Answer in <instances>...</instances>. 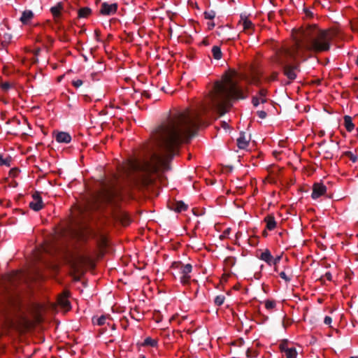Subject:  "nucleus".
I'll return each instance as SVG.
<instances>
[{"label": "nucleus", "mask_w": 358, "mask_h": 358, "mask_svg": "<svg viewBox=\"0 0 358 358\" xmlns=\"http://www.w3.org/2000/svg\"><path fill=\"white\" fill-rule=\"evenodd\" d=\"M236 76L234 71L226 73L222 80L215 83L205 102L196 109L187 108L171 113L152 131L151 148H157L159 152H153L152 163L161 164L171 158L181 143H188L197 130L206 124L204 115L216 111L222 115L231 106L232 99L246 98L243 89L234 79Z\"/></svg>", "instance_id": "f257e3e1"}, {"label": "nucleus", "mask_w": 358, "mask_h": 358, "mask_svg": "<svg viewBox=\"0 0 358 358\" xmlns=\"http://www.w3.org/2000/svg\"><path fill=\"white\" fill-rule=\"evenodd\" d=\"M336 36L334 31L321 29L316 25H309L303 29L299 36H296L293 45L300 55L307 59L309 53H320L329 50Z\"/></svg>", "instance_id": "f03ea898"}, {"label": "nucleus", "mask_w": 358, "mask_h": 358, "mask_svg": "<svg viewBox=\"0 0 358 358\" xmlns=\"http://www.w3.org/2000/svg\"><path fill=\"white\" fill-rule=\"evenodd\" d=\"M272 59L274 63L282 66L283 74L292 81L296 78L300 71V63L307 59L305 56L300 55L298 50L292 45L276 50Z\"/></svg>", "instance_id": "7ed1b4c3"}, {"label": "nucleus", "mask_w": 358, "mask_h": 358, "mask_svg": "<svg viewBox=\"0 0 358 358\" xmlns=\"http://www.w3.org/2000/svg\"><path fill=\"white\" fill-rule=\"evenodd\" d=\"M69 293L64 292L59 294L55 302H50L46 299V314H55L59 312L65 313L71 308L69 299Z\"/></svg>", "instance_id": "20e7f679"}, {"label": "nucleus", "mask_w": 358, "mask_h": 358, "mask_svg": "<svg viewBox=\"0 0 358 358\" xmlns=\"http://www.w3.org/2000/svg\"><path fill=\"white\" fill-rule=\"evenodd\" d=\"M171 268L176 271V273L180 279V282L183 285L189 284L192 271V266L190 264H184L180 262H174L171 265ZM176 278V276H175Z\"/></svg>", "instance_id": "39448f33"}, {"label": "nucleus", "mask_w": 358, "mask_h": 358, "mask_svg": "<svg viewBox=\"0 0 358 358\" xmlns=\"http://www.w3.org/2000/svg\"><path fill=\"white\" fill-rule=\"evenodd\" d=\"M150 166L148 162H146L145 167L141 164L137 160H129L127 164L122 167L125 174L129 175L132 171H138L143 169H147Z\"/></svg>", "instance_id": "423d86ee"}, {"label": "nucleus", "mask_w": 358, "mask_h": 358, "mask_svg": "<svg viewBox=\"0 0 358 358\" xmlns=\"http://www.w3.org/2000/svg\"><path fill=\"white\" fill-rule=\"evenodd\" d=\"M279 350L286 358H296L298 353L294 347L290 346L287 341H282L279 345Z\"/></svg>", "instance_id": "0eeeda50"}, {"label": "nucleus", "mask_w": 358, "mask_h": 358, "mask_svg": "<svg viewBox=\"0 0 358 358\" xmlns=\"http://www.w3.org/2000/svg\"><path fill=\"white\" fill-rule=\"evenodd\" d=\"M117 3H108L103 2L100 7L99 13L101 15H112L116 13L117 10Z\"/></svg>", "instance_id": "6e6552de"}, {"label": "nucleus", "mask_w": 358, "mask_h": 358, "mask_svg": "<svg viewBox=\"0 0 358 358\" xmlns=\"http://www.w3.org/2000/svg\"><path fill=\"white\" fill-rule=\"evenodd\" d=\"M29 206L35 211H38L43 207V202L41 192H36L32 196V201L29 203Z\"/></svg>", "instance_id": "1a4fd4ad"}, {"label": "nucleus", "mask_w": 358, "mask_h": 358, "mask_svg": "<svg viewBox=\"0 0 358 358\" xmlns=\"http://www.w3.org/2000/svg\"><path fill=\"white\" fill-rule=\"evenodd\" d=\"M243 31L247 34H252L254 29L253 23L246 17L241 16V20L238 24Z\"/></svg>", "instance_id": "9d476101"}, {"label": "nucleus", "mask_w": 358, "mask_h": 358, "mask_svg": "<svg viewBox=\"0 0 358 358\" xmlns=\"http://www.w3.org/2000/svg\"><path fill=\"white\" fill-rule=\"evenodd\" d=\"M327 192V187L322 183L316 182L313 186L311 197L313 199H317L324 195Z\"/></svg>", "instance_id": "9b49d317"}, {"label": "nucleus", "mask_w": 358, "mask_h": 358, "mask_svg": "<svg viewBox=\"0 0 358 358\" xmlns=\"http://www.w3.org/2000/svg\"><path fill=\"white\" fill-rule=\"evenodd\" d=\"M257 257L265 262L268 266H271L273 256L271 255V252L268 249H266L262 251L259 255H257Z\"/></svg>", "instance_id": "f8f14e48"}, {"label": "nucleus", "mask_w": 358, "mask_h": 358, "mask_svg": "<svg viewBox=\"0 0 358 358\" xmlns=\"http://www.w3.org/2000/svg\"><path fill=\"white\" fill-rule=\"evenodd\" d=\"M55 138L59 143H69L71 141V137L69 134L64 131L57 132L55 134Z\"/></svg>", "instance_id": "ddd939ff"}, {"label": "nucleus", "mask_w": 358, "mask_h": 358, "mask_svg": "<svg viewBox=\"0 0 358 358\" xmlns=\"http://www.w3.org/2000/svg\"><path fill=\"white\" fill-rule=\"evenodd\" d=\"M248 84H252L259 86L261 84L260 76L257 73H252L250 76L244 78Z\"/></svg>", "instance_id": "4468645a"}, {"label": "nucleus", "mask_w": 358, "mask_h": 358, "mask_svg": "<svg viewBox=\"0 0 358 358\" xmlns=\"http://www.w3.org/2000/svg\"><path fill=\"white\" fill-rule=\"evenodd\" d=\"M264 222L266 224V229L271 231L273 230L276 227V222L273 215H268L264 218Z\"/></svg>", "instance_id": "2eb2a0df"}, {"label": "nucleus", "mask_w": 358, "mask_h": 358, "mask_svg": "<svg viewBox=\"0 0 358 358\" xmlns=\"http://www.w3.org/2000/svg\"><path fill=\"white\" fill-rule=\"evenodd\" d=\"M34 262L36 264L34 270L36 272L37 275L39 277L41 276V271L38 264L42 263V252L40 250L36 252L34 255Z\"/></svg>", "instance_id": "dca6fc26"}, {"label": "nucleus", "mask_w": 358, "mask_h": 358, "mask_svg": "<svg viewBox=\"0 0 358 358\" xmlns=\"http://www.w3.org/2000/svg\"><path fill=\"white\" fill-rule=\"evenodd\" d=\"M249 141L245 138L244 134H241L237 138V146L240 149H245L248 146Z\"/></svg>", "instance_id": "f3484780"}, {"label": "nucleus", "mask_w": 358, "mask_h": 358, "mask_svg": "<svg viewBox=\"0 0 358 358\" xmlns=\"http://www.w3.org/2000/svg\"><path fill=\"white\" fill-rule=\"evenodd\" d=\"M158 345V340L152 338L151 337H147L141 344L143 347H152L156 348Z\"/></svg>", "instance_id": "a211bd4d"}, {"label": "nucleus", "mask_w": 358, "mask_h": 358, "mask_svg": "<svg viewBox=\"0 0 358 358\" xmlns=\"http://www.w3.org/2000/svg\"><path fill=\"white\" fill-rule=\"evenodd\" d=\"M344 125L348 132H351L355 129V124L352 122V117L348 115L344 116Z\"/></svg>", "instance_id": "6ab92c4d"}, {"label": "nucleus", "mask_w": 358, "mask_h": 358, "mask_svg": "<svg viewBox=\"0 0 358 358\" xmlns=\"http://www.w3.org/2000/svg\"><path fill=\"white\" fill-rule=\"evenodd\" d=\"M173 205V206H172L171 208L176 212L180 213L185 211L187 209V206L181 201H176Z\"/></svg>", "instance_id": "aec40b11"}, {"label": "nucleus", "mask_w": 358, "mask_h": 358, "mask_svg": "<svg viewBox=\"0 0 358 358\" xmlns=\"http://www.w3.org/2000/svg\"><path fill=\"white\" fill-rule=\"evenodd\" d=\"M34 14L33 12L31 10H24L22 12V16L20 19V20L23 24H27L28 22L33 17Z\"/></svg>", "instance_id": "412c9836"}, {"label": "nucleus", "mask_w": 358, "mask_h": 358, "mask_svg": "<svg viewBox=\"0 0 358 358\" xmlns=\"http://www.w3.org/2000/svg\"><path fill=\"white\" fill-rule=\"evenodd\" d=\"M63 7L61 3H58L55 6L50 8L51 13L52 14L55 19H57L60 16L61 10Z\"/></svg>", "instance_id": "4be33fe9"}, {"label": "nucleus", "mask_w": 358, "mask_h": 358, "mask_svg": "<svg viewBox=\"0 0 358 358\" xmlns=\"http://www.w3.org/2000/svg\"><path fill=\"white\" fill-rule=\"evenodd\" d=\"M211 52H212L213 58L215 59H217V60L220 59L222 57V53L221 49L217 45L213 46Z\"/></svg>", "instance_id": "5701e85b"}, {"label": "nucleus", "mask_w": 358, "mask_h": 358, "mask_svg": "<svg viewBox=\"0 0 358 358\" xmlns=\"http://www.w3.org/2000/svg\"><path fill=\"white\" fill-rule=\"evenodd\" d=\"M267 94L268 90L265 88H262L259 90L258 94H257V96H259V99L261 100L262 103H264L267 102Z\"/></svg>", "instance_id": "b1692460"}, {"label": "nucleus", "mask_w": 358, "mask_h": 358, "mask_svg": "<svg viewBox=\"0 0 358 358\" xmlns=\"http://www.w3.org/2000/svg\"><path fill=\"white\" fill-rule=\"evenodd\" d=\"M91 9L88 7L81 8L78 10L79 17H87L91 14Z\"/></svg>", "instance_id": "393cba45"}, {"label": "nucleus", "mask_w": 358, "mask_h": 358, "mask_svg": "<svg viewBox=\"0 0 358 358\" xmlns=\"http://www.w3.org/2000/svg\"><path fill=\"white\" fill-rule=\"evenodd\" d=\"M265 308L268 311H273L276 306V302L274 300H266L264 302Z\"/></svg>", "instance_id": "a878e982"}, {"label": "nucleus", "mask_w": 358, "mask_h": 358, "mask_svg": "<svg viewBox=\"0 0 358 358\" xmlns=\"http://www.w3.org/2000/svg\"><path fill=\"white\" fill-rule=\"evenodd\" d=\"M107 319L108 318L106 316L102 315L97 318H94V317L92 318V322L94 324H97L99 326H102V325L105 324Z\"/></svg>", "instance_id": "bb28decb"}, {"label": "nucleus", "mask_w": 358, "mask_h": 358, "mask_svg": "<svg viewBox=\"0 0 358 358\" xmlns=\"http://www.w3.org/2000/svg\"><path fill=\"white\" fill-rule=\"evenodd\" d=\"M225 301V296L223 294L217 296L214 299V303L217 306H222Z\"/></svg>", "instance_id": "cd10ccee"}, {"label": "nucleus", "mask_w": 358, "mask_h": 358, "mask_svg": "<svg viewBox=\"0 0 358 358\" xmlns=\"http://www.w3.org/2000/svg\"><path fill=\"white\" fill-rule=\"evenodd\" d=\"M10 157H7L6 158H3L1 155H0V166L5 165L6 166H10Z\"/></svg>", "instance_id": "c85d7f7f"}, {"label": "nucleus", "mask_w": 358, "mask_h": 358, "mask_svg": "<svg viewBox=\"0 0 358 358\" xmlns=\"http://www.w3.org/2000/svg\"><path fill=\"white\" fill-rule=\"evenodd\" d=\"M279 276L284 280L286 282H289L292 280V275H287L285 271L279 273Z\"/></svg>", "instance_id": "c756f323"}, {"label": "nucleus", "mask_w": 358, "mask_h": 358, "mask_svg": "<svg viewBox=\"0 0 358 358\" xmlns=\"http://www.w3.org/2000/svg\"><path fill=\"white\" fill-rule=\"evenodd\" d=\"M278 76V72H273L269 76L264 78V79L266 82L269 83V82L274 81V80H277Z\"/></svg>", "instance_id": "7c9ffc66"}, {"label": "nucleus", "mask_w": 358, "mask_h": 358, "mask_svg": "<svg viewBox=\"0 0 358 358\" xmlns=\"http://www.w3.org/2000/svg\"><path fill=\"white\" fill-rule=\"evenodd\" d=\"M246 355H247V357L249 358H254L257 356V353L256 350H254L250 349V348L248 349V350L246 352Z\"/></svg>", "instance_id": "2f4dec72"}, {"label": "nucleus", "mask_w": 358, "mask_h": 358, "mask_svg": "<svg viewBox=\"0 0 358 358\" xmlns=\"http://www.w3.org/2000/svg\"><path fill=\"white\" fill-rule=\"evenodd\" d=\"M215 16V14L213 11H206L204 13V17L206 19L213 20Z\"/></svg>", "instance_id": "473e14b6"}, {"label": "nucleus", "mask_w": 358, "mask_h": 358, "mask_svg": "<svg viewBox=\"0 0 358 358\" xmlns=\"http://www.w3.org/2000/svg\"><path fill=\"white\" fill-rule=\"evenodd\" d=\"M11 87H12V84L8 82L3 83L1 84V87L4 91L8 90L10 88H11Z\"/></svg>", "instance_id": "72a5a7b5"}, {"label": "nucleus", "mask_w": 358, "mask_h": 358, "mask_svg": "<svg viewBox=\"0 0 358 358\" xmlns=\"http://www.w3.org/2000/svg\"><path fill=\"white\" fill-rule=\"evenodd\" d=\"M83 80H80V79L73 80L72 81V85L76 88H78L79 87H80L83 85Z\"/></svg>", "instance_id": "f704fd0d"}, {"label": "nucleus", "mask_w": 358, "mask_h": 358, "mask_svg": "<svg viewBox=\"0 0 358 358\" xmlns=\"http://www.w3.org/2000/svg\"><path fill=\"white\" fill-rule=\"evenodd\" d=\"M252 103L255 107H257L261 103V100L259 99V96L256 95L252 97Z\"/></svg>", "instance_id": "c9c22d12"}, {"label": "nucleus", "mask_w": 358, "mask_h": 358, "mask_svg": "<svg viewBox=\"0 0 358 358\" xmlns=\"http://www.w3.org/2000/svg\"><path fill=\"white\" fill-rule=\"evenodd\" d=\"M281 259V256L280 255H278V256H276L275 257H273V261L271 262V266H277L278 264L280 262Z\"/></svg>", "instance_id": "e433bc0d"}, {"label": "nucleus", "mask_w": 358, "mask_h": 358, "mask_svg": "<svg viewBox=\"0 0 358 358\" xmlns=\"http://www.w3.org/2000/svg\"><path fill=\"white\" fill-rule=\"evenodd\" d=\"M41 48H36L34 50V58L33 59L34 62H37L38 61V59L36 57V56L41 52Z\"/></svg>", "instance_id": "4c0bfd02"}, {"label": "nucleus", "mask_w": 358, "mask_h": 358, "mask_svg": "<svg viewBox=\"0 0 358 358\" xmlns=\"http://www.w3.org/2000/svg\"><path fill=\"white\" fill-rule=\"evenodd\" d=\"M257 115L261 119H264L266 117V113L264 110L257 111Z\"/></svg>", "instance_id": "58836bf2"}, {"label": "nucleus", "mask_w": 358, "mask_h": 358, "mask_svg": "<svg viewBox=\"0 0 358 358\" xmlns=\"http://www.w3.org/2000/svg\"><path fill=\"white\" fill-rule=\"evenodd\" d=\"M332 322V319L329 316H326L324 319V323L327 325H330Z\"/></svg>", "instance_id": "ea45409f"}, {"label": "nucleus", "mask_w": 358, "mask_h": 358, "mask_svg": "<svg viewBox=\"0 0 358 358\" xmlns=\"http://www.w3.org/2000/svg\"><path fill=\"white\" fill-rule=\"evenodd\" d=\"M325 277L329 281H331L332 280V275H331V273H329V272H327L325 273Z\"/></svg>", "instance_id": "a19ab883"}, {"label": "nucleus", "mask_w": 358, "mask_h": 358, "mask_svg": "<svg viewBox=\"0 0 358 358\" xmlns=\"http://www.w3.org/2000/svg\"><path fill=\"white\" fill-rule=\"evenodd\" d=\"M3 37L5 40H10L11 38L10 35L9 34H5Z\"/></svg>", "instance_id": "79ce46f5"}, {"label": "nucleus", "mask_w": 358, "mask_h": 358, "mask_svg": "<svg viewBox=\"0 0 358 358\" xmlns=\"http://www.w3.org/2000/svg\"><path fill=\"white\" fill-rule=\"evenodd\" d=\"M222 127H223L224 128H225V129H226L227 127H228V124H227V123H226L225 122H222Z\"/></svg>", "instance_id": "37998d69"}, {"label": "nucleus", "mask_w": 358, "mask_h": 358, "mask_svg": "<svg viewBox=\"0 0 358 358\" xmlns=\"http://www.w3.org/2000/svg\"><path fill=\"white\" fill-rule=\"evenodd\" d=\"M274 271H275V272H278V265H277V266H274Z\"/></svg>", "instance_id": "c03bdc74"}, {"label": "nucleus", "mask_w": 358, "mask_h": 358, "mask_svg": "<svg viewBox=\"0 0 358 358\" xmlns=\"http://www.w3.org/2000/svg\"><path fill=\"white\" fill-rule=\"evenodd\" d=\"M139 358H146L145 355H141L139 356Z\"/></svg>", "instance_id": "a18cd8bd"}, {"label": "nucleus", "mask_w": 358, "mask_h": 358, "mask_svg": "<svg viewBox=\"0 0 358 358\" xmlns=\"http://www.w3.org/2000/svg\"><path fill=\"white\" fill-rule=\"evenodd\" d=\"M13 122H17L18 123V124H20V121H19V120H13Z\"/></svg>", "instance_id": "49530a36"}, {"label": "nucleus", "mask_w": 358, "mask_h": 358, "mask_svg": "<svg viewBox=\"0 0 358 358\" xmlns=\"http://www.w3.org/2000/svg\"><path fill=\"white\" fill-rule=\"evenodd\" d=\"M349 358H358V356H352V357H350Z\"/></svg>", "instance_id": "de8ad7c7"}, {"label": "nucleus", "mask_w": 358, "mask_h": 358, "mask_svg": "<svg viewBox=\"0 0 358 358\" xmlns=\"http://www.w3.org/2000/svg\"><path fill=\"white\" fill-rule=\"evenodd\" d=\"M356 64L358 66V55H357V60H356Z\"/></svg>", "instance_id": "09e8293b"}, {"label": "nucleus", "mask_w": 358, "mask_h": 358, "mask_svg": "<svg viewBox=\"0 0 358 358\" xmlns=\"http://www.w3.org/2000/svg\"><path fill=\"white\" fill-rule=\"evenodd\" d=\"M285 270H290L289 267L285 268Z\"/></svg>", "instance_id": "8fccbe9b"}, {"label": "nucleus", "mask_w": 358, "mask_h": 358, "mask_svg": "<svg viewBox=\"0 0 358 358\" xmlns=\"http://www.w3.org/2000/svg\"><path fill=\"white\" fill-rule=\"evenodd\" d=\"M263 234H264V236H266V234H266V231H264Z\"/></svg>", "instance_id": "3c124183"}, {"label": "nucleus", "mask_w": 358, "mask_h": 358, "mask_svg": "<svg viewBox=\"0 0 358 358\" xmlns=\"http://www.w3.org/2000/svg\"><path fill=\"white\" fill-rule=\"evenodd\" d=\"M136 320H141V318L137 317V318H136Z\"/></svg>", "instance_id": "603ef678"}]
</instances>
